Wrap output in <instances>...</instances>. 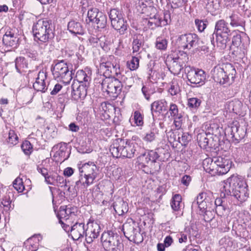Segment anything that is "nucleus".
I'll return each mask as SVG.
<instances>
[{"label":"nucleus","instance_id":"f8f14e48","mask_svg":"<svg viewBox=\"0 0 251 251\" xmlns=\"http://www.w3.org/2000/svg\"><path fill=\"white\" fill-rule=\"evenodd\" d=\"M185 72L186 74L188 80L191 83L198 84L202 85L206 79V74L201 69H195L190 66H187L185 68Z\"/></svg>","mask_w":251,"mask_h":251},{"label":"nucleus","instance_id":"f03ea898","mask_svg":"<svg viewBox=\"0 0 251 251\" xmlns=\"http://www.w3.org/2000/svg\"><path fill=\"white\" fill-rule=\"evenodd\" d=\"M139 149L137 143L121 139L118 144L114 143L111 146L110 151L113 157L131 158Z\"/></svg>","mask_w":251,"mask_h":251},{"label":"nucleus","instance_id":"20e7f679","mask_svg":"<svg viewBox=\"0 0 251 251\" xmlns=\"http://www.w3.org/2000/svg\"><path fill=\"white\" fill-rule=\"evenodd\" d=\"M100 239L106 251H124V244L121 242L120 236L112 231L104 232Z\"/></svg>","mask_w":251,"mask_h":251},{"label":"nucleus","instance_id":"37998d69","mask_svg":"<svg viewBox=\"0 0 251 251\" xmlns=\"http://www.w3.org/2000/svg\"><path fill=\"white\" fill-rule=\"evenodd\" d=\"M18 137L13 130H10L8 136L6 139L7 143L11 145H16L18 143Z\"/></svg>","mask_w":251,"mask_h":251},{"label":"nucleus","instance_id":"2eb2a0df","mask_svg":"<svg viewBox=\"0 0 251 251\" xmlns=\"http://www.w3.org/2000/svg\"><path fill=\"white\" fill-rule=\"evenodd\" d=\"M159 155L157 152L151 151L148 153H142L137 157V161L142 167H145L146 164L150 163H153L155 162L158 158Z\"/></svg>","mask_w":251,"mask_h":251},{"label":"nucleus","instance_id":"3c124183","mask_svg":"<svg viewBox=\"0 0 251 251\" xmlns=\"http://www.w3.org/2000/svg\"><path fill=\"white\" fill-rule=\"evenodd\" d=\"M201 103V100L197 98H190L188 100V106L191 108H198Z\"/></svg>","mask_w":251,"mask_h":251},{"label":"nucleus","instance_id":"0e129e2a","mask_svg":"<svg viewBox=\"0 0 251 251\" xmlns=\"http://www.w3.org/2000/svg\"><path fill=\"white\" fill-rule=\"evenodd\" d=\"M130 241H132L135 243H141L143 241V236L139 230L138 231H135V233L134 234V237L130 239Z\"/></svg>","mask_w":251,"mask_h":251},{"label":"nucleus","instance_id":"680f3d73","mask_svg":"<svg viewBox=\"0 0 251 251\" xmlns=\"http://www.w3.org/2000/svg\"><path fill=\"white\" fill-rule=\"evenodd\" d=\"M31 240L32 238H29L24 243L25 249L27 251H36L37 250V248L31 244Z\"/></svg>","mask_w":251,"mask_h":251},{"label":"nucleus","instance_id":"6ab92c4d","mask_svg":"<svg viewBox=\"0 0 251 251\" xmlns=\"http://www.w3.org/2000/svg\"><path fill=\"white\" fill-rule=\"evenodd\" d=\"M167 103L165 100H161L153 102L151 104V110L153 121H155L156 119L155 113H158L159 114L162 111H167Z\"/></svg>","mask_w":251,"mask_h":251},{"label":"nucleus","instance_id":"c756f323","mask_svg":"<svg viewBox=\"0 0 251 251\" xmlns=\"http://www.w3.org/2000/svg\"><path fill=\"white\" fill-rule=\"evenodd\" d=\"M75 78L80 84H83L86 85H88L91 80V77L83 70H79L76 72Z\"/></svg>","mask_w":251,"mask_h":251},{"label":"nucleus","instance_id":"5701e85b","mask_svg":"<svg viewBox=\"0 0 251 251\" xmlns=\"http://www.w3.org/2000/svg\"><path fill=\"white\" fill-rule=\"evenodd\" d=\"M205 134H201L198 137L199 144L201 148L207 149L217 147L218 143L213 144V139L211 137L208 138Z\"/></svg>","mask_w":251,"mask_h":251},{"label":"nucleus","instance_id":"7ed1b4c3","mask_svg":"<svg viewBox=\"0 0 251 251\" xmlns=\"http://www.w3.org/2000/svg\"><path fill=\"white\" fill-rule=\"evenodd\" d=\"M34 37L43 43L49 42L54 36V29L51 21L39 20L32 27Z\"/></svg>","mask_w":251,"mask_h":251},{"label":"nucleus","instance_id":"864d4df0","mask_svg":"<svg viewBox=\"0 0 251 251\" xmlns=\"http://www.w3.org/2000/svg\"><path fill=\"white\" fill-rule=\"evenodd\" d=\"M12 200H10V197L9 195L5 196L2 200L1 203L3 205L5 210L6 211L9 210L11 208Z\"/></svg>","mask_w":251,"mask_h":251},{"label":"nucleus","instance_id":"6e6552de","mask_svg":"<svg viewBox=\"0 0 251 251\" xmlns=\"http://www.w3.org/2000/svg\"><path fill=\"white\" fill-rule=\"evenodd\" d=\"M101 85L102 90L114 99L120 94L123 87L122 82L115 77H105Z\"/></svg>","mask_w":251,"mask_h":251},{"label":"nucleus","instance_id":"f704fd0d","mask_svg":"<svg viewBox=\"0 0 251 251\" xmlns=\"http://www.w3.org/2000/svg\"><path fill=\"white\" fill-rule=\"evenodd\" d=\"M114 209L119 215H122L127 212V204L123 201L114 204Z\"/></svg>","mask_w":251,"mask_h":251},{"label":"nucleus","instance_id":"bb28decb","mask_svg":"<svg viewBox=\"0 0 251 251\" xmlns=\"http://www.w3.org/2000/svg\"><path fill=\"white\" fill-rule=\"evenodd\" d=\"M230 132L231 137L237 141L242 139L246 133L244 129L237 125H235L230 127Z\"/></svg>","mask_w":251,"mask_h":251},{"label":"nucleus","instance_id":"79ce46f5","mask_svg":"<svg viewBox=\"0 0 251 251\" xmlns=\"http://www.w3.org/2000/svg\"><path fill=\"white\" fill-rule=\"evenodd\" d=\"M101 12L99 11L97 8H92L88 10L87 17L89 22L94 23L95 19L98 17V14Z\"/></svg>","mask_w":251,"mask_h":251},{"label":"nucleus","instance_id":"c85d7f7f","mask_svg":"<svg viewBox=\"0 0 251 251\" xmlns=\"http://www.w3.org/2000/svg\"><path fill=\"white\" fill-rule=\"evenodd\" d=\"M15 63L16 69L19 73L25 72V69L28 67L27 63L24 57H17L15 59Z\"/></svg>","mask_w":251,"mask_h":251},{"label":"nucleus","instance_id":"39448f33","mask_svg":"<svg viewBox=\"0 0 251 251\" xmlns=\"http://www.w3.org/2000/svg\"><path fill=\"white\" fill-rule=\"evenodd\" d=\"M188 60V55L183 51H178L176 54H170L167 56L166 64L171 73L175 75H178L185 66Z\"/></svg>","mask_w":251,"mask_h":251},{"label":"nucleus","instance_id":"13d9d810","mask_svg":"<svg viewBox=\"0 0 251 251\" xmlns=\"http://www.w3.org/2000/svg\"><path fill=\"white\" fill-rule=\"evenodd\" d=\"M99 110L97 109L96 106L94 107V110L95 112H100V114H103L105 113L108 110V107L107 106V104L105 102H102L100 103L99 107L98 108Z\"/></svg>","mask_w":251,"mask_h":251},{"label":"nucleus","instance_id":"052dcab7","mask_svg":"<svg viewBox=\"0 0 251 251\" xmlns=\"http://www.w3.org/2000/svg\"><path fill=\"white\" fill-rule=\"evenodd\" d=\"M179 91V87L177 84L172 82L170 85V87L169 88L168 92L172 96H175L176 95Z\"/></svg>","mask_w":251,"mask_h":251},{"label":"nucleus","instance_id":"f257e3e1","mask_svg":"<svg viewBox=\"0 0 251 251\" xmlns=\"http://www.w3.org/2000/svg\"><path fill=\"white\" fill-rule=\"evenodd\" d=\"M236 74L235 68L230 63L216 66L212 71V78L214 81L225 87L234 82Z\"/></svg>","mask_w":251,"mask_h":251},{"label":"nucleus","instance_id":"e433bc0d","mask_svg":"<svg viewBox=\"0 0 251 251\" xmlns=\"http://www.w3.org/2000/svg\"><path fill=\"white\" fill-rule=\"evenodd\" d=\"M181 202V197L179 194H175L171 200V205L174 211H178L180 208V203Z\"/></svg>","mask_w":251,"mask_h":251},{"label":"nucleus","instance_id":"774afa93","mask_svg":"<svg viewBox=\"0 0 251 251\" xmlns=\"http://www.w3.org/2000/svg\"><path fill=\"white\" fill-rule=\"evenodd\" d=\"M232 45L238 47L241 43V36L240 34L233 36L232 41Z\"/></svg>","mask_w":251,"mask_h":251},{"label":"nucleus","instance_id":"69168bd1","mask_svg":"<svg viewBox=\"0 0 251 251\" xmlns=\"http://www.w3.org/2000/svg\"><path fill=\"white\" fill-rule=\"evenodd\" d=\"M211 209L205 211L203 213V220L205 222H209L213 218V215L211 211Z\"/></svg>","mask_w":251,"mask_h":251},{"label":"nucleus","instance_id":"c9c22d12","mask_svg":"<svg viewBox=\"0 0 251 251\" xmlns=\"http://www.w3.org/2000/svg\"><path fill=\"white\" fill-rule=\"evenodd\" d=\"M148 25L152 28L161 26V20L158 15L155 14L153 17H150L148 22Z\"/></svg>","mask_w":251,"mask_h":251},{"label":"nucleus","instance_id":"b1692460","mask_svg":"<svg viewBox=\"0 0 251 251\" xmlns=\"http://www.w3.org/2000/svg\"><path fill=\"white\" fill-rule=\"evenodd\" d=\"M111 26L115 30L119 31L120 34L123 35L127 30L128 25L126 21L125 20L123 17L113 21L111 23Z\"/></svg>","mask_w":251,"mask_h":251},{"label":"nucleus","instance_id":"4c0bfd02","mask_svg":"<svg viewBox=\"0 0 251 251\" xmlns=\"http://www.w3.org/2000/svg\"><path fill=\"white\" fill-rule=\"evenodd\" d=\"M219 3L217 0H208L206 5V8L209 12H214L219 8Z\"/></svg>","mask_w":251,"mask_h":251},{"label":"nucleus","instance_id":"4468645a","mask_svg":"<svg viewBox=\"0 0 251 251\" xmlns=\"http://www.w3.org/2000/svg\"><path fill=\"white\" fill-rule=\"evenodd\" d=\"M238 183H240V179L237 176H232L224 181L222 192L226 195L232 196Z\"/></svg>","mask_w":251,"mask_h":251},{"label":"nucleus","instance_id":"ea45409f","mask_svg":"<svg viewBox=\"0 0 251 251\" xmlns=\"http://www.w3.org/2000/svg\"><path fill=\"white\" fill-rule=\"evenodd\" d=\"M85 178L81 174L79 175V179L75 182L74 189L75 191H78L80 189H86L91 184L85 183Z\"/></svg>","mask_w":251,"mask_h":251},{"label":"nucleus","instance_id":"393cba45","mask_svg":"<svg viewBox=\"0 0 251 251\" xmlns=\"http://www.w3.org/2000/svg\"><path fill=\"white\" fill-rule=\"evenodd\" d=\"M68 29L75 35H83L84 33V28L81 24L77 21L72 20L68 24Z\"/></svg>","mask_w":251,"mask_h":251},{"label":"nucleus","instance_id":"58836bf2","mask_svg":"<svg viewBox=\"0 0 251 251\" xmlns=\"http://www.w3.org/2000/svg\"><path fill=\"white\" fill-rule=\"evenodd\" d=\"M168 46L167 40L162 37L156 38L155 42V47L159 50H166Z\"/></svg>","mask_w":251,"mask_h":251},{"label":"nucleus","instance_id":"1a4fd4ad","mask_svg":"<svg viewBox=\"0 0 251 251\" xmlns=\"http://www.w3.org/2000/svg\"><path fill=\"white\" fill-rule=\"evenodd\" d=\"M100 70L105 77H115L120 74V65L113 55L109 56L105 62L100 63Z\"/></svg>","mask_w":251,"mask_h":251},{"label":"nucleus","instance_id":"09e8293b","mask_svg":"<svg viewBox=\"0 0 251 251\" xmlns=\"http://www.w3.org/2000/svg\"><path fill=\"white\" fill-rule=\"evenodd\" d=\"M109 17L111 23L113 21H116L117 19L123 17V16L121 13L117 9H112L109 13Z\"/></svg>","mask_w":251,"mask_h":251},{"label":"nucleus","instance_id":"a211bd4d","mask_svg":"<svg viewBox=\"0 0 251 251\" xmlns=\"http://www.w3.org/2000/svg\"><path fill=\"white\" fill-rule=\"evenodd\" d=\"M86 229L85 225L83 223H76L73 226H71V235L74 240H78L83 238L85 235Z\"/></svg>","mask_w":251,"mask_h":251},{"label":"nucleus","instance_id":"412c9836","mask_svg":"<svg viewBox=\"0 0 251 251\" xmlns=\"http://www.w3.org/2000/svg\"><path fill=\"white\" fill-rule=\"evenodd\" d=\"M46 78V74L44 72L40 71L35 82L33 84L34 89L37 91L45 92L47 88L46 86L45 80Z\"/></svg>","mask_w":251,"mask_h":251},{"label":"nucleus","instance_id":"dca6fc26","mask_svg":"<svg viewBox=\"0 0 251 251\" xmlns=\"http://www.w3.org/2000/svg\"><path fill=\"white\" fill-rule=\"evenodd\" d=\"M247 185L240 180V183H238L236 186L233 193V196L236 198L239 201H244L248 197Z\"/></svg>","mask_w":251,"mask_h":251},{"label":"nucleus","instance_id":"a19ab883","mask_svg":"<svg viewBox=\"0 0 251 251\" xmlns=\"http://www.w3.org/2000/svg\"><path fill=\"white\" fill-rule=\"evenodd\" d=\"M166 136L170 142H174L175 141H178V136L179 134L178 131L174 130L172 129H170L169 131H166Z\"/></svg>","mask_w":251,"mask_h":251},{"label":"nucleus","instance_id":"338daca9","mask_svg":"<svg viewBox=\"0 0 251 251\" xmlns=\"http://www.w3.org/2000/svg\"><path fill=\"white\" fill-rule=\"evenodd\" d=\"M169 111L172 117H175L178 116V110L176 104L172 103L170 105Z\"/></svg>","mask_w":251,"mask_h":251},{"label":"nucleus","instance_id":"ddd939ff","mask_svg":"<svg viewBox=\"0 0 251 251\" xmlns=\"http://www.w3.org/2000/svg\"><path fill=\"white\" fill-rule=\"evenodd\" d=\"M100 227L96 222H89L85 232V240L87 243H91L100 234Z\"/></svg>","mask_w":251,"mask_h":251},{"label":"nucleus","instance_id":"a878e982","mask_svg":"<svg viewBox=\"0 0 251 251\" xmlns=\"http://www.w3.org/2000/svg\"><path fill=\"white\" fill-rule=\"evenodd\" d=\"M18 38L15 34L10 31H7L3 35L2 42L4 45L9 47H16L17 45Z\"/></svg>","mask_w":251,"mask_h":251},{"label":"nucleus","instance_id":"aec40b11","mask_svg":"<svg viewBox=\"0 0 251 251\" xmlns=\"http://www.w3.org/2000/svg\"><path fill=\"white\" fill-rule=\"evenodd\" d=\"M217 165L214 161V158H208L205 159L203 161V166L205 171L212 176L216 175H220L218 171Z\"/></svg>","mask_w":251,"mask_h":251},{"label":"nucleus","instance_id":"e2e57ef3","mask_svg":"<svg viewBox=\"0 0 251 251\" xmlns=\"http://www.w3.org/2000/svg\"><path fill=\"white\" fill-rule=\"evenodd\" d=\"M54 186L61 187L63 186H66V180L64 179L63 176H60L57 174L55 181V184H54Z\"/></svg>","mask_w":251,"mask_h":251},{"label":"nucleus","instance_id":"5fc2aeb1","mask_svg":"<svg viewBox=\"0 0 251 251\" xmlns=\"http://www.w3.org/2000/svg\"><path fill=\"white\" fill-rule=\"evenodd\" d=\"M206 194L204 193H200L197 196L196 200L193 202L192 206H197L199 203L209 199V198H206Z\"/></svg>","mask_w":251,"mask_h":251},{"label":"nucleus","instance_id":"49530a36","mask_svg":"<svg viewBox=\"0 0 251 251\" xmlns=\"http://www.w3.org/2000/svg\"><path fill=\"white\" fill-rule=\"evenodd\" d=\"M139 59L137 57H132V59L127 62V67L130 70H135L139 67Z\"/></svg>","mask_w":251,"mask_h":251},{"label":"nucleus","instance_id":"a18cd8bd","mask_svg":"<svg viewBox=\"0 0 251 251\" xmlns=\"http://www.w3.org/2000/svg\"><path fill=\"white\" fill-rule=\"evenodd\" d=\"M191 136L187 132H182L181 136H178V142L182 145L186 146L191 140Z\"/></svg>","mask_w":251,"mask_h":251},{"label":"nucleus","instance_id":"9b49d317","mask_svg":"<svg viewBox=\"0 0 251 251\" xmlns=\"http://www.w3.org/2000/svg\"><path fill=\"white\" fill-rule=\"evenodd\" d=\"M79 173L85 178V183L92 184L98 175V169L93 162H88L79 168Z\"/></svg>","mask_w":251,"mask_h":251},{"label":"nucleus","instance_id":"423d86ee","mask_svg":"<svg viewBox=\"0 0 251 251\" xmlns=\"http://www.w3.org/2000/svg\"><path fill=\"white\" fill-rule=\"evenodd\" d=\"M214 33L217 46L221 49L226 47V43L230 40L229 36L231 31L228 26V23L224 20H218L215 24Z\"/></svg>","mask_w":251,"mask_h":251},{"label":"nucleus","instance_id":"0eeeda50","mask_svg":"<svg viewBox=\"0 0 251 251\" xmlns=\"http://www.w3.org/2000/svg\"><path fill=\"white\" fill-rule=\"evenodd\" d=\"M51 72L55 79L65 84H69L73 78L72 71H69L64 60L57 61L51 68Z\"/></svg>","mask_w":251,"mask_h":251},{"label":"nucleus","instance_id":"c03bdc74","mask_svg":"<svg viewBox=\"0 0 251 251\" xmlns=\"http://www.w3.org/2000/svg\"><path fill=\"white\" fill-rule=\"evenodd\" d=\"M13 185L14 188L18 191V192H22L25 189L23 180L20 177H17L13 181Z\"/></svg>","mask_w":251,"mask_h":251},{"label":"nucleus","instance_id":"6e6d98bb","mask_svg":"<svg viewBox=\"0 0 251 251\" xmlns=\"http://www.w3.org/2000/svg\"><path fill=\"white\" fill-rule=\"evenodd\" d=\"M133 39L132 46L142 47L143 45V38L142 35L135 34L133 37Z\"/></svg>","mask_w":251,"mask_h":251},{"label":"nucleus","instance_id":"cd10ccee","mask_svg":"<svg viewBox=\"0 0 251 251\" xmlns=\"http://www.w3.org/2000/svg\"><path fill=\"white\" fill-rule=\"evenodd\" d=\"M75 209V208L71 206H66L65 208L61 209L60 211L61 218L67 222L70 218L75 216V212L74 211Z\"/></svg>","mask_w":251,"mask_h":251},{"label":"nucleus","instance_id":"9d476101","mask_svg":"<svg viewBox=\"0 0 251 251\" xmlns=\"http://www.w3.org/2000/svg\"><path fill=\"white\" fill-rule=\"evenodd\" d=\"M178 41L181 48L183 50H190L194 48L197 50H200V40L196 34H182L178 37Z\"/></svg>","mask_w":251,"mask_h":251},{"label":"nucleus","instance_id":"4be33fe9","mask_svg":"<svg viewBox=\"0 0 251 251\" xmlns=\"http://www.w3.org/2000/svg\"><path fill=\"white\" fill-rule=\"evenodd\" d=\"M88 85L86 84H80L75 89L74 85H72V96L75 100H78L79 99H84L87 94V87Z\"/></svg>","mask_w":251,"mask_h":251},{"label":"nucleus","instance_id":"f3484780","mask_svg":"<svg viewBox=\"0 0 251 251\" xmlns=\"http://www.w3.org/2000/svg\"><path fill=\"white\" fill-rule=\"evenodd\" d=\"M213 158L214 161L217 165L220 174H225L229 171L231 163L229 159L221 156L214 157Z\"/></svg>","mask_w":251,"mask_h":251},{"label":"nucleus","instance_id":"473e14b6","mask_svg":"<svg viewBox=\"0 0 251 251\" xmlns=\"http://www.w3.org/2000/svg\"><path fill=\"white\" fill-rule=\"evenodd\" d=\"M94 23L97 25L98 28H104L107 25V16L102 12L99 13L98 17L95 19Z\"/></svg>","mask_w":251,"mask_h":251},{"label":"nucleus","instance_id":"8fccbe9b","mask_svg":"<svg viewBox=\"0 0 251 251\" xmlns=\"http://www.w3.org/2000/svg\"><path fill=\"white\" fill-rule=\"evenodd\" d=\"M209 199L197 205L200 209V210L201 211L202 213L206 210H208V209H212L210 205L212 204L210 201H209Z\"/></svg>","mask_w":251,"mask_h":251},{"label":"nucleus","instance_id":"bf43d9fd","mask_svg":"<svg viewBox=\"0 0 251 251\" xmlns=\"http://www.w3.org/2000/svg\"><path fill=\"white\" fill-rule=\"evenodd\" d=\"M195 24L197 27L198 29L200 32L203 31L206 28L207 25V21H204L202 20H200L199 19L195 20Z\"/></svg>","mask_w":251,"mask_h":251},{"label":"nucleus","instance_id":"4d7b16f0","mask_svg":"<svg viewBox=\"0 0 251 251\" xmlns=\"http://www.w3.org/2000/svg\"><path fill=\"white\" fill-rule=\"evenodd\" d=\"M134 119L135 124L137 126H142L143 124V117L141 113L138 111H136L134 113Z\"/></svg>","mask_w":251,"mask_h":251},{"label":"nucleus","instance_id":"7c9ffc66","mask_svg":"<svg viewBox=\"0 0 251 251\" xmlns=\"http://www.w3.org/2000/svg\"><path fill=\"white\" fill-rule=\"evenodd\" d=\"M230 25L233 27H242L245 26V22L238 15L232 14L229 16Z\"/></svg>","mask_w":251,"mask_h":251},{"label":"nucleus","instance_id":"603ef678","mask_svg":"<svg viewBox=\"0 0 251 251\" xmlns=\"http://www.w3.org/2000/svg\"><path fill=\"white\" fill-rule=\"evenodd\" d=\"M57 174L55 173H50L48 174L45 179V182L48 184L51 185L55 184V181Z\"/></svg>","mask_w":251,"mask_h":251},{"label":"nucleus","instance_id":"2f4dec72","mask_svg":"<svg viewBox=\"0 0 251 251\" xmlns=\"http://www.w3.org/2000/svg\"><path fill=\"white\" fill-rule=\"evenodd\" d=\"M138 230V229L130 225L125 224L123 225V231L124 235L129 240H130L132 238L134 237V234L135 233V231Z\"/></svg>","mask_w":251,"mask_h":251},{"label":"nucleus","instance_id":"de8ad7c7","mask_svg":"<svg viewBox=\"0 0 251 251\" xmlns=\"http://www.w3.org/2000/svg\"><path fill=\"white\" fill-rule=\"evenodd\" d=\"M21 148L26 155H29L32 151V146L27 140H25L23 143Z\"/></svg>","mask_w":251,"mask_h":251},{"label":"nucleus","instance_id":"72a5a7b5","mask_svg":"<svg viewBox=\"0 0 251 251\" xmlns=\"http://www.w3.org/2000/svg\"><path fill=\"white\" fill-rule=\"evenodd\" d=\"M242 106V102L237 99H234L230 101L228 104L229 109L236 114H239L240 112Z\"/></svg>","mask_w":251,"mask_h":251}]
</instances>
